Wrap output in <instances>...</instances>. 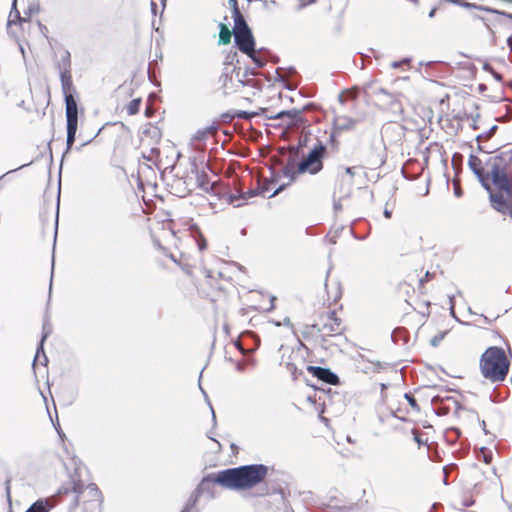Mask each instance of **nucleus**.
I'll list each match as a JSON object with an SVG mask.
<instances>
[{"label":"nucleus","instance_id":"f257e3e1","mask_svg":"<svg viewBox=\"0 0 512 512\" xmlns=\"http://www.w3.org/2000/svg\"><path fill=\"white\" fill-rule=\"evenodd\" d=\"M482 183L489 193L491 207L512 221V157L493 158Z\"/></svg>","mask_w":512,"mask_h":512},{"label":"nucleus","instance_id":"f03ea898","mask_svg":"<svg viewBox=\"0 0 512 512\" xmlns=\"http://www.w3.org/2000/svg\"><path fill=\"white\" fill-rule=\"evenodd\" d=\"M327 298L323 299L322 306L316 312V319L313 325H305L302 336L305 339L314 337L321 333L323 336L332 337L341 335L345 331V325L339 312L342 311V291L336 284H325Z\"/></svg>","mask_w":512,"mask_h":512},{"label":"nucleus","instance_id":"7ed1b4c3","mask_svg":"<svg viewBox=\"0 0 512 512\" xmlns=\"http://www.w3.org/2000/svg\"><path fill=\"white\" fill-rule=\"evenodd\" d=\"M269 470L270 468L263 464L244 465L209 474L202 482L218 484L232 490H249L262 483Z\"/></svg>","mask_w":512,"mask_h":512},{"label":"nucleus","instance_id":"20e7f679","mask_svg":"<svg viewBox=\"0 0 512 512\" xmlns=\"http://www.w3.org/2000/svg\"><path fill=\"white\" fill-rule=\"evenodd\" d=\"M59 67L61 87L66 104L67 148L70 149L75 141L78 128V109L75 99L76 88L73 84L71 74V55L69 51L63 50L61 52Z\"/></svg>","mask_w":512,"mask_h":512},{"label":"nucleus","instance_id":"39448f33","mask_svg":"<svg viewBox=\"0 0 512 512\" xmlns=\"http://www.w3.org/2000/svg\"><path fill=\"white\" fill-rule=\"evenodd\" d=\"M449 95L440 100L441 114L438 117L440 128L448 135L454 136L461 130L464 120L474 117V110L477 109L474 101L469 97L456 101L451 112L449 110Z\"/></svg>","mask_w":512,"mask_h":512},{"label":"nucleus","instance_id":"423d86ee","mask_svg":"<svg viewBox=\"0 0 512 512\" xmlns=\"http://www.w3.org/2000/svg\"><path fill=\"white\" fill-rule=\"evenodd\" d=\"M479 368L485 379L492 383H500L508 375L510 362L502 348L492 346L481 355Z\"/></svg>","mask_w":512,"mask_h":512},{"label":"nucleus","instance_id":"0eeeda50","mask_svg":"<svg viewBox=\"0 0 512 512\" xmlns=\"http://www.w3.org/2000/svg\"><path fill=\"white\" fill-rule=\"evenodd\" d=\"M76 493V505L84 512H99L102 504V493L95 484L84 486L80 480H72L68 487H63L60 493Z\"/></svg>","mask_w":512,"mask_h":512},{"label":"nucleus","instance_id":"6e6552de","mask_svg":"<svg viewBox=\"0 0 512 512\" xmlns=\"http://www.w3.org/2000/svg\"><path fill=\"white\" fill-rule=\"evenodd\" d=\"M326 147L318 142L313 146L311 151L296 166L288 163L283 168V174L289 177L290 182L294 181L296 175L302 173L316 174L323 169V158L326 155Z\"/></svg>","mask_w":512,"mask_h":512},{"label":"nucleus","instance_id":"1a4fd4ad","mask_svg":"<svg viewBox=\"0 0 512 512\" xmlns=\"http://www.w3.org/2000/svg\"><path fill=\"white\" fill-rule=\"evenodd\" d=\"M234 289V284L229 277H224L221 272L210 273L200 284V293L213 303L223 302Z\"/></svg>","mask_w":512,"mask_h":512},{"label":"nucleus","instance_id":"9d476101","mask_svg":"<svg viewBox=\"0 0 512 512\" xmlns=\"http://www.w3.org/2000/svg\"><path fill=\"white\" fill-rule=\"evenodd\" d=\"M173 221L170 220L165 225L163 224L162 231L167 237H171L174 240V247L178 251V255L171 251V248L165 245L161 238L155 234H153V242L154 244L164 251L165 255L168 256L171 260H173L179 266H182L186 269L191 268L193 264L191 263V253L182 248V241L176 238V234L172 229Z\"/></svg>","mask_w":512,"mask_h":512},{"label":"nucleus","instance_id":"9b49d317","mask_svg":"<svg viewBox=\"0 0 512 512\" xmlns=\"http://www.w3.org/2000/svg\"><path fill=\"white\" fill-rule=\"evenodd\" d=\"M436 278V272L424 270L423 267L415 268L408 274V282H403L399 285V292L408 294L412 284L416 283L419 291L424 293L427 290V284Z\"/></svg>","mask_w":512,"mask_h":512},{"label":"nucleus","instance_id":"f8f14e48","mask_svg":"<svg viewBox=\"0 0 512 512\" xmlns=\"http://www.w3.org/2000/svg\"><path fill=\"white\" fill-rule=\"evenodd\" d=\"M233 35L235 44L242 53L253 52V47H255L256 43L245 19L234 22Z\"/></svg>","mask_w":512,"mask_h":512},{"label":"nucleus","instance_id":"ddd939ff","mask_svg":"<svg viewBox=\"0 0 512 512\" xmlns=\"http://www.w3.org/2000/svg\"><path fill=\"white\" fill-rule=\"evenodd\" d=\"M192 173L195 174L197 187L203 191L212 192L220 197H224L228 203H233L234 200L237 199V197L232 194L222 195V190L225 188L224 185L217 181H211L208 173L204 169L199 170L195 167L192 170Z\"/></svg>","mask_w":512,"mask_h":512},{"label":"nucleus","instance_id":"4468645a","mask_svg":"<svg viewBox=\"0 0 512 512\" xmlns=\"http://www.w3.org/2000/svg\"><path fill=\"white\" fill-rule=\"evenodd\" d=\"M363 91L369 100L381 108H383L386 103L394 100V95L382 88L377 80L367 82L363 87Z\"/></svg>","mask_w":512,"mask_h":512},{"label":"nucleus","instance_id":"2eb2a0df","mask_svg":"<svg viewBox=\"0 0 512 512\" xmlns=\"http://www.w3.org/2000/svg\"><path fill=\"white\" fill-rule=\"evenodd\" d=\"M307 371L315 376L317 379L331 385H337L339 383V378L336 374H334L330 369L318 367V366H308Z\"/></svg>","mask_w":512,"mask_h":512},{"label":"nucleus","instance_id":"dca6fc26","mask_svg":"<svg viewBox=\"0 0 512 512\" xmlns=\"http://www.w3.org/2000/svg\"><path fill=\"white\" fill-rule=\"evenodd\" d=\"M406 303L413 308L418 314L422 316H429L430 314V302L419 297H410L405 299Z\"/></svg>","mask_w":512,"mask_h":512},{"label":"nucleus","instance_id":"f3484780","mask_svg":"<svg viewBox=\"0 0 512 512\" xmlns=\"http://www.w3.org/2000/svg\"><path fill=\"white\" fill-rule=\"evenodd\" d=\"M191 235L194 237L195 242L197 243L199 251H204L208 247L207 240L200 228L197 225H192L190 227Z\"/></svg>","mask_w":512,"mask_h":512},{"label":"nucleus","instance_id":"a211bd4d","mask_svg":"<svg viewBox=\"0 0 512 512\" xmlns=\"http://www.w3.org/2000/svg\"><path fill=\"white\" fill-rule=\"evenodd\" d=\"M217 127L216 126H209L205 127L203 129H199L192 137V141H205L209 137H212L216 134Z\"/></svg>","mask_w":512,"mask_h":512},{"label":"nucleus","instance_id":"6ab92c4d","mask_svg":"<svg viewBox=\"0 0 512 512\" xmlns=\"http://www.w3.org/2000/svg\"><path fill=\"white\" fill-rule=\"evenodd\" d=\"M231 31L228 26L224 23L219 24V44L227 45L231 42Z\"/></svg>","mask_w":512,"mask_h":512},{"label":"nucleus","instance_id":"aec40b11","mask_svg":"<svg viewBox=\"0 0 512 512\" xmlns=\"http://www.w3.org/2000/svg\"><path fill=\"white\" fill-rule=\"evenodd\" d=\"M51 509V505L48 500H38L33 503L27 511L25 512H49Z\"/></svg>","mask_w":512,"mask_h":512},{"label":"nucleus","instance_id":"412c9836","mask_svg":"<svg viewBox=\"0 0 512 512\" xmlns=\"http://www.w3.org/2000/svg\"><path fill=\"white\" fill-rule=\"evenodd\" d=\"M283 117H287L291 120L290 123L288 124V126L296 125L298 121H302L299 111H282V112L278 113L274 118H283Z\"/></svg>","mask_w":512,"mask_h":512},{"label":"nucleus","instance_id":"4be33fe9","mask_svg":"<svg viewBox=\"0 0 512 512\" xmlns=\"http://www.w3.org/2000/svg\"><path fill=\"white\" fill-rule=\"evenodd\" d=\"M141 102H142V100L140 97L132 99L125 106L126 113L130 116L137 114L140 110Z\"/></svg>","mask_w":512,"mask_h":512},{"label":"nucleus","instance_id":"5701e85b","mask_svg":"<svg viewBox=\"0 0 512 512\" xmlns=\"http://www.w3.org/2000/svg\"><path fill=\"white\" fill-rule=\"evenodd\" d=\"M375 493L372 487H370L369 491L366 489L362 490V497L358 500V505L360 507L367 506L370 504V498H374Z\"/></svg>","mask_w":512,"mask_h":512},{"label":"nucleus","instance_id":"b1692460","mask_svg":"<svg viewBox=\"0 0 512 512\" xmlns=\"http://www.w3.org/2000/svg\"><path fill=\"white\" fill-rule=\"evenodd\" d=\"M469 165L481 179L485 177L483 176L484 169L481 165V161L477 157L472 156L469 160Z\"/></svg>","mask_w":512,"mask_h":512},{"label":"nucleus","instance_id":"393cba45","mask_svg":"<svg viewBox=\"0 0 512 512\" xmlns=\"http://www.w3.org/2000/svg\"><path fill=\"white\" fill-rule=\"evenodd\" d=\"M229 5L232 9V17L234 19V22L245 19L239 9L238 0H229Z\"/></svg>","mask_w":512,"mask_h":512},{"label":"nucleus","instance_id":"a878e982","mask_svg":"<svg viewBox=\"0 0 512 512\" xmlns=\"http://www.w3.org/2000/svg\"><path fill=\"white\" fill-rule=\"evenodd\" d=\"M256 65L257 68H261L265 65V60L260 57L259 52L253 47V52L245 53Z\"/></svg>","mask_w":512,"mask_h":512},{"label":"nucleus","instance_id":"bb28decb","mask_svg":"<svg viewBox=\"0 0 512 512\" xmlns=\"http://www.w3.org/2000/svg\"><path fill=\"white\" fill-rule=\"evenodd\" d=\"M404 398L407 401V403L410 406V409L412 411L418 412L420 410V407H419L416 399L414 398V396H412L411 394L406 393L404 395Z\"/></svg>","mask_w":512,"mask_h":512},{"label":"nucleus","instance_id":"cd10ccee","mask_svg":"<svg viewBox=\"0 0 512 512\" xmlns=\"http://www.w3.org/2000/svg\"><path fill=\"white\" fill-rule=\"evenodd\" d=\"M274 184H275L274 180L264 179V181L260 187V193L265 195L266 193L271 192L272 185H274Z\"/></svg>","mask_w":512,"mask_h":512},{"label":"nucleus","instance_id":"c85d7f7f","mask_svg":"<svg viewBox=\"0 0 512 512\" xmlns=\"http://www.w3.org/2000/svg\"><path fill=\"white\" fill-rule=\"evenodd\" d=\"M287 368L292 373L294 380H297L299 376L303 374V372L301 370H298L297 367L292 363H287Z\"/></svg>","mask_w":512,"mask_h":512},{"label":"nucleus","instance_id":"c756f323","mask_svg":"<svg viewBox=\"0 0 512 512\" xmlns=\"http://www.w3.org/2000/svg\"><path fill=\"white\" fill-rule=\"evenodd\" d=\"M234 116H236L237 118H240V119H250L252 116H254V114H250L245 111H240V112L235 113Z\"/></svg>","mask_w":512,"mask_h":512},{"label":"nucleus","instance_id":"7c9ffc66","mask_svg":"<svg viewBox=\"0 0 512 512\" xmlns=\"http://www.w3.org/2000/svg\"><path fill=\"white\" fill-rule=\"evenodd\" d=\"M454 193L457 197L462 196V189L460 187V184L458 182H454Z\"/></svg>","mask_w":512,"mask_h":512},{"label":"nucleus","instance_id":"2f4dec72","mask_svg":"<svg viewBox=\"0 0 512 512\" xmlns=\"http://www.w3.org/2000/svg\"><path fill=\"white\" fill-rule=\"evenodd\" d=\"M444 337V334H441L439 336H435L432 340H431V343L433 346H437L438 343L443 339Z\"/></svg>","mask_w":512,"mask_h":512},{"label":"nucleus","instance_id":"473e14b6","mask_svg":"<svg viewBox=\"0 0 512 512\" xmlns=\"http://www.w3.org/2000/svg\"><path fill=\"white\" fill-rule=\"evenodd\" d=\"M285 188V184H282L280 185L279 187H277L276 189H274L272 191V193L269 195V197H273L275 195H277L280 191H282L283 189Z\"/></svg>","mask_w":512,"mask_h":512},{"label":"nucleus","instance_id":"72a5a7b5","mask_svg":"<svg viewBox=\"0 0 512 512\" xmlns=\"http://www.w3.org/2000/svg\"><path fill=\"white\" fill-rule=\"evenodd\" d=\"M255 195H256V192L254 190H249L248 192H246L245 194L242 195V198L247 199V198L253 197Z\"/></svg>","mask_w":512,"mask_h":512},{"label":"nucleus","instance_id":"f704fd0d","mask_svg":"<svg viewBox=\"0 0 512 512\" xmlns=\"http://www.w3.org/2000/svg\"><path fill=\"white\" fill-rule=\"evenodd\" d=\"M401 64H408V60H403V61H400V62H393L391 64L392 68H398L400 67Z\"/></svg>","mask_w":512,"mask_h":512},{"label":"nucleus","instance_id":"c9c22d12","mask_svg":"<svg viewBox=\"0 0 512 512\" xmlns=\"http://www.w3.org/2000/svg\"><path fill=\"white\" fill-rule=\"evenodd\" d=\"M483 457H484V461L485 463L489 464L492 460V456L491 455H486L484 452H483Z\"/></svg>","mask_w":512,"mask_h":512},{"label":"nucleus","instance_id":"e433bc0d","mask_svg":"<svg viewBox=\"0 0 512 512\" xmlns=\"http://www.w3.org/2000/svg\"><path fill=\"white\" fill-rule=\"evenodd\" d=\"M384 216H385L387 219L391 218V211H389L388 209H385V211H384Z\"/></svg>","mask_w":512,"mask_h":512},{"label":"nucleus","instance_id":"4c0bfd02","mask_svg":"<svg viewBox=\"0 0 512 512\" xmlns=\"http://www.w3.org/2000/svg\"><path fill=\"white\" fill-rule=\"evenodd\" d=\"M346 172H347L348 174H351V175H353V174H354V172H353V170H352V168H351V167L346 168Z\"/></svg>","mask_w":512,"mask_h":512},{"label":"nucleus","instance_id":"58836bf2","mask_svg":"<svg viewBox=\"0 0 512 512\" xmlns=\"http://www.w3.org/2000/svg\"><path fill=\"white\" fill-rule=\"evenodd\" d=\"M236 345H237V347L240 349V351H241L242 353H244V350H243V348H242V346H241L240 342H237V343H236Z\"/></svg>","mask_w":512,"mask_h":512},{"label":"nucleus","instance_id":"ea45409f","mask_svg":"<svg viewBox=\"0 0 512 512\" xmlns=\"http://www.w3.org/2000/svg\"><path fill=\"white\" fill-rule=\"evenodd\" d=\"M46 337H47V334H44V335L42 336V339H41V346L43 345V342H44V340L46 339Z\"/></svg>","mask_w":512,"mask_h":512},{"label":"nucleus","instance_id":"a19ab883","mask_svg":"<svg viewBox=\"0 0 512 512\" xmlns=\"http://www.w3.org/2000/svg\"><path fill=\"white\" fill-rule=\"evenodd\" d=\"M415 440H416L418 443H420V438H419L418 433H416V434H415Z\"/></svg>","mask_w":512,"mask_h":512},{"label":"nucleus","instance_id":"79ce46f5","mask_svg":"<svg viewBox=\"0 0 512 512\" xmlns=\"http://www.w3.org/2000/svg\"><path fill=\"white\" fill-rule=\"evenodd\" d=\"M7 495L10 498V486H7Z\"/></svg>","mask_w":512,"mask_h":512}]
</instances>
